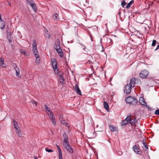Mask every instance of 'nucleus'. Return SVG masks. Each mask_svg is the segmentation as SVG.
Listing matches in <instances>:
<instances>
[{
    "mask_svg": "<svg viewBox=\"0 0 159 159\" xmlns=\"http://www.w3.org/2000/svg\"><path fill=\"white\" fill-rule=\"evenodd\" d=\"M83 46L84 47V48H83V49L85 51H86V52H87L86 50H85V49L86 48L85 47V45H83Z\"/></svg>",
    "mask_w": 159,
    "mask_h": 159,
    "instance_id": "5fc2aeb1",
    "label": "nucleus"
},
{
    "mask_svg": "<svg viewBox=\"0 0 159 159\" xmlns=\"http://www.w3.org/2000/svg\"><path fill=\"white\" fill-rule=\"evenodd\" d=\"M59 120L62 124L68 127H69L68 126V123L66 122V120H63V118L62 117H61V116H60L59 117Z\"/></svg>",
    "mask_w": 159,
    "mask_h": 159,
    "instance_id": "9b49d317",
    "label": "nucleus"
},
{
    "mask_svg": "<svg viewBox=\"0 0 159 159\" xmlns=\"http://www.w3.org/2000/svg\"><path fill=\"white\" fill-rule=\"evenodd\" d=\"M149 73L148 71L146 70H142L140 73L139 75L142 78H146L148 75Z\"/></svg>",
    "mask_w": 159,
    "mask_h": 159,
    "instance_id": "20e7f679",
    "label": "nucleus"
},
{
    "mask_svg": "<svg viewBox=\"0 0 159 159\" xmlns=\"http://www.w3.org/2000/svg\"><path fill=\"white\" fill-rule=\"evenodd\" d=\"M32 52L34 54L35 57H36L37 56L39 55V54H37L38 52L37 48H33Z\"/></svg>",
    "mask_w": 159,
    "mask_h": 159,
    "instance_id": "f3484780",
    "label": "nucleus"
},
{
    "mask_svg": "<svg viewBox=\"0 0 159 159\" xmlns=\"http://www.w3.org/2000/svg\"><path fill=\"white\" fill-rule=\"evenodd\" d=\"M103 105L105 109L107 111L109 109V106L108 103L106 101H104L103 103Z\"/></svg>",
    "mask_w": 159,
    "mask_h": 159,
    "instance_id": "4be33fe9",
    "label": "nucleus"
},
{
    "mask_svg": "<svg viewBox=\"0 0 159 159\" xmlns=\"http://www.w3.org/2000/svg\"><path fill=\"white\" fill-rule=\"evenodd\" d=\"M65 80L63 77V75H60L59 76V81L62 84H64V81Z\"/></svg>",
    "mask_w": 159,
    "mask_h": 159,
    "instance_id": "6ab92c4d",
    "label": "nucleus"
},
{
    "mask_svg": "<svg viewBox=\"0 0 159 159\" xmlns=\"http://www.w3.org/2000/svg\"><path fill=\"white\" fill-rule=\"evenodd\" d=\"M104 50V49H103L102 50L101 52H103Z\"/></svg>",
    "mask_w": 159,
    "mask_h": 159,
    "instance_id": "e2e57ef3",
    "label": "nucleus"
},
{
    "mask_svg": "<svg viewBox=\"0 0 159 159\" xmlns=\"http://www.w3.org/2000/svg\"><path fill=\"white\" fill-rule=\"evenodd\" d=\"M32 48H37L36 41L35 39H34L33 41Z\"/></svg>",
    "mask_w": 159,
    "mask_h": 159,
    "instance_id": "cd10ccee",
    "label": "nucleus"
},
{
    "mask_svg": "<svg viewBox=\"0 0 159 159\" xmlns=\"http://www.w3.org/2000/svg\"><path fill=\"white\" fill-rule=\"evenodd\" d=\"M16 132L17 134L20 137H21V132L19 128H16Z\"/></svg>",
    "mask_w": 159,
    "mask_h": 159,
    "instance_id": "aec40b11",
    "label": "nucleus"
},
{
    "mask_svg": "<svg viewBox=\"0 0 159 159\" xmlns=\"http://www.w3.org/2000/svg\"><path fill=\"white\" fill-rule=\"evenodd\" d=\"M7 35H8L9 36H11L12 35V33L11 32L8 31V30H7Z\"/></svg>",
    "mask_w": 159,
    "mask_h": 159,
    "instance_id": "a19ab883",
    "label": "nucleus"
},
{
    "mask_svg": "<svg viewBox=\"0 0 159 159\" xmlns=\"http://www.w3.org/2000/svg\"><path fill=\"white\" fill-rule=\"evenodd\" d=\"M48 116L51 119L52 121V122L53 125H55L56 124V121L55 120V116L54 115L52 114V112H50V114Z\"/></svg>",
    "mask_w": 159,
    "mask_h": 159,
    "instance_id": "6e6552de",
    "label": "nucleus"
},
{
    "mask_svg": "<svg viewBox=\"0 0 159 159\" xmlns=\"http://www.w3.org/2000/svg\"><path fill=\"white\" fill-rule=\"evenodd\" d=\"M59 56L62 57L63 56V54L61 48L58 49V51H56Z\"/></svg>",
    "mask_w": 159,
    "mask_h": 159,
    "instance_id": "a211bd4d",
    "label": "nucleus"
},
{
    "mask_svg": "<svg viewBox=\"0 0 159 159\" xmlns=\"http://www.w3.org/2000/svg\"><path fill=\"white\" fill-rule=\"evenodd\" d=\"M32 103L33 104H34L36 106H37V102L35 101H33Z\"/></svg>",
    "mask_w": 159,
    "mask_h": 159,
    "instance_id": "3c124183",
    "label": "nucleus"
},
{
    "mask_svg": "<svg viewBox=\"0 0 159 159\" xmlns=\"http://www.w3.org/2000/svg\"><path fill=\"white\" fill-rule=\"evenodd\" d=\"M56 145L58 150V153L61 152V150L59 146L57 144H56Z\"/></svg>",
    "mask_w": 159,
    "mask_h": 159,
    "instance_id": "4c0bfd02",
    "label": "nucleus"
},
{
    "mask_svg": "<svg viewBox=\"0 0 159 159\" xmlns=\"http://www.w3.org/2000/svg\"><path fill=\"white\" fill-rule=\"evenodd\" d=\"M26 1L28 3V4H30L31 3L33 2V0H26Z\"/></svg>",
    "mask_w": 159,
    "mask_h": 159,
    "instance_id": "ea45409f",
    "label": "nucleus"
},
{
    "mask_svg": "<svg viewBox=\"0 0 159 159\" xmlns=\"http://www.w3.org/2000/svg\"><path fill=\"white\" fill-rule=\"evenodd\" d=\"M144 146V147L145 148L147 149H148V146L146 144V143H145V144H143Z\"/></svg>",
    "mask_w": 159,
    "mask_h": 159,
    "instance_id": "de8ad7c7",
    "label": "nucleus"
},
{
    "mask_svg": "<svg viewBox=\"0 0 159 159\" xmlns=\"http://www.w3.org/2000/svg\"><path fill=\"white\" fill-rule=\"evenodd\" d=\"M9 43H10L12 41V39H8Z\"/></svg>",
    "mask_w": 159,
    "mask_h": 159,
    "instance_id": "6e6d98bb",
    "label": "nucleus"
},
{
    "mask_svg": "<svg viewBox=\"0 0 159 159\" xmlns=\"http://www.w3.org/2000/svg\"><path fill=\"white\" fill-rule=\"evenodd\" d=\"M132 86L129 85V84H127L125 86V89L124 90V92L126 94H129L131 92Z\"/></svg>",
    "mask_w": 159,
    "mask_h": 159,
    "instance_id": "39448f33",
    "label": "nucleus"
},
{
    "mask_svg": "<svg viewBox=\"0 0 159 159\" xmlns=\"http://www.w3.org/2000/svg\"><path fill=\"white\" fill-rule=\"evenodd\" d=\"M126 4V3L125 1H123L121 2V5L123 7H124Z\"/></svg>",
    "mask_w": 159,
    "mask_h": 159,
    "instance_id": "72a5a7b5",
    "label": "nucleus"
},
{
    "mask_svg": "<svg viewBox=\"0 0 159 159\" xmlns=\"http://www.w3.org/2000/svg\"><path fill=\"white\" fill-rule=\"evenodd\" d=\"M34 159H38L37 157L36 156H34Z\"/></svg>",
    "mask_w": 159,
    "mask_h": 159,
    "instance_id": "bf43d9fd",
    "label": "nucleus"
},
{
    "mask_svg": "<svg viewBox=\"0 0 159 159\" xmlns=\"http://www.w3.org/2000/svg\"><path fill=\"white\" fill-rule=\"evenodd\" d=\"M60 40L59 39H57L56 42L55 43V45L54 46V48L55 49L56 51H58V49L61 48L60 46Z\"/></svg>",
    "mask_w": 159,
    "mask_h": 159,
    "instance_id": "423d86ee",
    "label": "nucleus"
},
{
    "mask_svg": "<svg viewBox=\"0 0 159 159\" xmlns=\"http://www.w3.org/2000/svg\"><path fill=\"white\" fill-rule=\"evenodd\" d=\"M80 44L81 45H82V46H83V45H83V44L82 43H80Z\"/></svg>",
    "mask_w": 159,
    "mask_h": 159,
    "instance_id": "13d9d810",
    "label": "nucleus"
},
{
    "mask_svg": "<svg viewBox=\"0 0 159 159\" xmlns=\"http://www.w3.org/2000/svg\"><path fill=\"white\" fill-rule=\"evenodd\" d=\"M59 159H63L62 157V152L59 153Z\"/></svg>",
    "mask_w": 159,
    "mask_h": 159,
    "instance_id": "f704fd0d",
    "label": "nucleus"
},
{
    "mask_svg": "<svg viewBox=\"0 0 159 159\" xmlns=\"http://www.w3.org/2000/svg\"><path fill=\"white\" fill-rule=\"evenodd\" d=\"M155 114L156 115H159V109H157L155 111Z\"/></svg>",
    "mask_w": 159,
    "mask_h": 159,
    "instance_id": "58836bf2",
    "label": "nucleus"
},
{
    "mask_svg": "<svg viewBox=\"0 0 159 159\" xmlns=\"http://www.w3.org/2000/svg\"><path fill=\"white\" fill-rule=\"evenodd\" d=\"M129 116H128L124 120L122 121L121 124L122 125H125L129 122Z\"/></svg>",
    "mask_w": 159,
    "mask_h": 159,
    "instance_id": "f8f14e48",
    "label": "nucleus"
},
{
    "mask_svg": "<svg viewBox=\"0 0 159 159\" xmlns=\"http://www.w3.org/2000/svg\"><path fill=\"white\" fill-rule=\"evenodd\" d=\"M16 76H17L18 77H20V76L19 75V73H20V71H16Z\"/></svg>",
    "mask_w": 159,
    "mask_h": 159,
    "instance_id": "a18cd8bd",
    "label": "nucleus"
},
{
    "mask_svg": "<svg viewBox=\"0 0 159 159\" xmlns=\"http://www.w3.org/2000/svg\"><path fill=\"white\" fill-rule=\"evenodd\" d=\"M20 52L25 55H26V52L22 49L20 50Z\"/></svg>",
    "mask_w": 159,
    "mask_h": 159,
    "instance_id": "e433bc0d",
    "label": "nucleus"
},
{
    "mask_svg": "<svg viewBox=\"0 0 159 159\" xmlns=\"http://www.w3.org/2000/svg\"><path fill=\"white\" fill-rule=\"evenodd\" d=\"M133 149L134 151L137 154H140V153L139 152H140V149L138 147L135 145L133 147Z\"/></svg>",
    "mask_w": 159,
    "mask_h": 159,
    "instance_id": "ddd939ff",
    "label": "nucleus"
},
{
    "mask_svg": "<svg viewBox=\"0 0 159 159\" xmlns=\"http://www.w3.org/2000/svg\"><path fill=\"white\" fill-rule=\"evenodd\" d=\"M12 66L13 67L15 68H16V67H17L16 65V64H15V63H13V64H12Z\"/></svg>",
    "mask_w": 159,
    "mask_h": 159,
    "instance_id": "603ef678",
    "label": "nucleus"
},
{
    "mask_svg": "<svg viewBox=\"0 0 159 159\" xmlns=\"http://www.w3.org/2000/svg\"><path fill=\"white\" fill-rule=\"evenodd\" d=\"M7 37L8 39H12L11 36H9L8 35H7Z\"/></svg>",
    "mask_w": 159,
    "mask_h": 159,
    "instance_id": "09e8293b",
    "label": "nucleus"
},
{
    "mask_svg": "<svg viewBox=\"0 0 159 159\" xmlns=\"http://www.w3.org/2000/svg\"><path fill=\"white\" fill-rule=\"evenodd\" d=\"M102 48H103V47L102 46Z\"/></svg>",
    "mask_w": 159,
    "mask_h": 159,
    "instance_id": "69168bd1",
    "label": "nucleus"
},
{
    "mask_svg": "<svg viewBox=\"0 0 159 159\" xmlns=\"http://www.w3.org/2000/svg\"><path fill=\"white\" fill-rule=\"evenodd\" d=\"M63 144L65 147V149L68 152L70 153H72L73 152V150L71 146L70 145L69 142L67 143H65Z\"/></svg>",
    "mask_w": 159,
    "mask_h": 159,
    "instance_id": "f03ea898",
    "label": "nucleus"
},
{
    "mask_svg": "<svg viewBox=\"0 0 159 159\" xmlns=\"http://www.w3.org/2000/svg\"><path fill=\"white\" fill-rule=\"evenodd\" d=\"M158 45L157 46L156 48L154 50V51H156L158 49H159V43H158Z\"/></svg>",
    "mask_w": 159,
    "mask_h": 159,
    "instance_id": "8fccbe9b",
    "label": "nucleus"
},
{
    "mask_svg": "<svg viewBox=\"0 0 159 159\" xmlns=\"http://www.w3.org/2000/svg\"><path fill=\"white\" fill-rule=\"evenodd\" d=\"M35 57H36L35 62L37 64H39L40 62V58L39 56H37Z\"/></svg>",
    "mask_w": 159,
    "mask_h": 159,
    "instance_id": "393cba45",
    "label": "nucleus"
},
{
    "mask_svg": "<svg viewBox=\"0 0 159 159\" xmlns=\"http://www.w3.org/2000/svg\"><path fill=\"white\" fill-rule=\"evenodd\" d=\"M157 43H158V42H157L155 40H153L152 41V47H154Z\"/></svg>",
    "mask_w": 159,
    "mask_h": 159,
    "instance_id": "c85d7f7f",
    "label": "nucleus"
},
{
    "mask_svg": "<svg viewBox=\"0 0 159 159\" xmlns=\"http://www.w3.org/2000/svg\"><path fill=\"white\" fill-rule=\"evenodd\" d=\"M44 35L46 37L48 38H49L50 37V35L48 33V31L44 34Z\"/></svg>",
    "mask_w": 159,
    "mask_h": 159,
    "instance_id": "c756f323",
    "label": "nucleus"
},
{
    "mask_svg": "<svg viewBox=\"0 0 159 159\" xmlns=\"http://www.w3.org/2000/svg\"><path fill=\"white\" fill-rule=\"evenodd\" d=\"M45 150L46 152H53V151L52 149H48L47 148H46Z\"/></svg>",
    "mask_w": 159,
    "mask_h": 159,
    "instance_id": "7c9ffc66",
    "label": "nucleus"
},
{
    "mask_svg": "<svg viewBox=\"0 0 159 159\" xmlns=\"http://www.w3.org/2000/svg\"><path fill=\"white\" fill-rule=\"evenodd\" d=\"M102 39H101V40H100V41H102Z\"/></svg>",
    "mask_w": 159,
    "mask_h": 159,
    "instance_id": "0e129e2a",
    "label": "nucleus"
},
{
    "mask_svg": "<svg viewBox=\"0 0 159 159\" xmlns=\"http://www.w3.org/2000/svg\"><path fill=\"white\" fill-rule=\"evenodd\" d=\"M15 70L16 71H20L19 69L17 66L16 68H15Z\"/></svg>",
    "mask_w": 159,
    "mask_h": 159,
    "instance_id": "c03bdc74",
    "label": "nucleus"
},
{
    "mask_svg": "<svg viewBox=\"0 0 159 159\" xmlns=\"http://www.w3.org/2000/svg\"><path fill=\"white\" fill-rule=\"evenodd\" d=\"M75 92L77 93L78 94L80 95H82L81 91L77 84H75Z\"/></svg>",
    "mask_w": 159,
    "mask_h": 159,
    "instance_id": "9d476101",
    "label": "nucleus"
},
{
    "mask_svg": "<svg viewBox=\"0 0 159 159\" xmlns=\"http://www.w3.org/2000/svg\"><path fill=\"white\" fill-rule=\"evenodd\" d=\"M29 5H30V6L32 7L34 11L35 12H37V10L36 4L35 3H31Z\"/></svg>",
    "mask_w": 159,
    "mask_h": 159,
    "instance_id": "dca6fc26",
    "label": "nucleus"
},
{
    "mask_svg": "<svg viewBox=\"0 0 159 159\" xmlns=\"http://www.w3.org/2000/svg\"><path fill=\"white\" fill-rule=\"evenodd\" d=\"M13 123L14 128L15 129H16V128H19V127L18 125L17 122L15 120V119H13Z\"/></svg>",
    "mask_w": 159,
    "mask_h": 159,
    "instance_id": "412c9836",
    "label": "nucleus"
},
{
    "mask_svg": "<svg viewBox=\"0 0 159 159\" xmlns=\"http://www.w3.org/2000/svg\"><path fill=\"white\" fill-rule=\"evenodd\" d=\"M54 71V72L55 73L58 74V73L59 72V70L57 68V69H53Z\"/></svg>",
    "mask_w": 159,
    "mask_h": 159,
    "instance_id": "37998d69",
    "label": "nucleus"
},
{
    "mask_svg": "<svg viewBox=\"0 0 159 159\" xmlns=\"http://www.w3.org/2000/svg\"><path fill=\"white\" fill-rule=\"evenodd\" d=\"M1 61H0V66H2V65L4 64V59L2 58H1Z\"/></svg>",
    "mask_w": 159,
    "mask_h": 159,
    "instance_id": "2f4dec72",
    "label": "nucleus"
},
{
    "mask_svg": "<svg viewBox=\"0 0 159 159\" xmlns=\"http://www.w3.org/2000/svg\"><path fill=\"white\" fill-rule=\"evenodd\" d=\"M108 42H109L110 44L109 45H111V44H112L113 43V41L111 39L109 38L108 39Z\"/></svg>",
    "mask_w": 159,
    "mask_h": 159,
    "instance_id": "473e14b6",
    "label": "nucleus"
},
{
    "mask_svg": "<svg viewBox=\"0 0 159 159\" xmlns=\"http://www.w3.org/2000/svg\"><path fill=\"white\" fill-rule=\"evenodd\" d=\"M51 63L53 69H57L58 68L57 61L55 58L51 59Z\"/></svg>",
    "mask_w": 159,
    "mask_h": 159,
    "instance_id": "7ed1b4c3",
    "label": "nucleus"
},
{
    "mask_svg": "<svg viewBox=\"0 0 159 159\" xmlns=\"http://www.w3.org/2000/svg\"><path fill=\"white\" fill-rule=\"evenodd\" d=\"M2 20L1 17V15L0 14V20Z\"/></svg>",
    "mask_w": 159,
    "mask_h": 159,
    "instance_id": "4d7b16f0",
    "label": "nucleus"
},
{
    "mask_svg": "<svg viewBox=\"0 0 159 159\" xmlns=\"http://www.w3.org/2000/svg\"><path fill=\"white\" fill-rule=\"evenodd\" d=\"M128 116L129 119V123L132 125H135V123L137 122V120L135 119V118L133 119L129 117V116H131V115H129Z\"/></svg>",
    "mask_w": 159,
    "mask_h": 159,
    "instance_id": "1a4fd4ad",
    "label": "nucleus"
},
{
    "mask_svg": "<svg viewBox=\"0 0 159 159\" xmlns=\"http://www.w3.org/2000/svg\"><path fill=\"white\" fill-rule=\"evenodd\" d=\"M8 4L9 5V6H11V3H9V2H8Z\"/></svg>",
    "mask_w": 159,
    "mask_h": 159,
    "instance_id": "680f3d73",
    "label": "nucleus"
},
{
    "mask_svg": "<svg viewBox=\"0 0 159 159\" xmlns=\"http://www.w3.org/2000/svg\"><path fill=\"white\" fill-rule=\"evenodd\" d=\"M63 136L64 138V140H63L64 143H68V139L67 134H66L65 133H64L63 134Z\"/></svg>",
    "mask_w": 159,
    "mask_h": 159,
    "instance_id": "4468645a",
    "label": "nucleus"
},
{
    "mask_svg": "<svg viewBox=\"0 0 159 159\" xmlns=\"http://www.w3.org/2000/svg\"><path fill=\"white\" fill-rule=\"evenodd\" d=\"M134 1L133 0H131L130 1L127 5L126 7V8L127 9L129 8L131 5L134 3Z\"/></svg>",
    "mask_w": 159,
    "mask_h": 159,
    "instance_id": "bb28decb",
    "label": "nucleus"
},
{
    "mask_svg": "<svg viewBox=\"0 0 159 159\" xmlns=\"http://www.w3.org/2000/svg\"><path fill=\"white\" fill-rule=\"evenodd\" d=\"M126 102L129 104L135 105L138 102L137 99L134 97L129 96L125 99Z\"/></svg>",
    "mask_w": 159,
    "mask_h": 159,
    "instance_id": "f257e3e1",
    "label": "nucleus"
},
{
    "mask_svg": "<svg viewBox=\"0 0 159 159\" xmlns=\"http://www.w3.org/2000/svg\"><path fill=\"white\" fill-rule=\"evenodd\" d=\"M143 100H139V103L142 105H144L145 106H147V103L144 101H143V98H142Z\"/></svg>",
    "mask_w": 159,
    "mask_h": 159,
    "instance_id": "a878e982",
    "label": "nucleus"
},
{
    "mask_svg": "<svg viewBox=\"0 0 159 159\" xmlns=\"http://www.w3.org/2000/svg\"><path fill=\"white\" fill-rule=\"evenodd\" d=\"M88 34L90 36V38H91V41H93V38H92V35L90 32H89V31L88 32Z\"/></svg>",
    "mask_w": 159,
    "mask_h": 159,
    "instance_id": "79ce46f5",
    "label": "nucleus"
},
{
    "mask_svg": "<svg viewBox=\"0 0 159 159\" xmlns=\"http://www.w3.org/2000/svg\"><path fill=\"white\" fill-rule=\"evenodd\" d=\"M109 127L111 131L112 132L116 131H117V129L113 125H109Z\"/></svg>",
    "mask_w": 159,
    "mask_h": 159,
    "instance_id": "5701e85b",
    "label": "nucleus"
},
{
    "mask_svg": "<svg viewBox=\"0 0 159 159\" xmlns=\"http://www.w3.org/2000/svg\"><path fill=\"white\" fill-rule=\"evenodd\" d=\"M137 80H138V79L134 78L131 79L129 82V85L132 86V87H134L135 86L136 82Z\"/></svg>",
    "mask_w": 159,
    "mask_h": 159,
    "instance_id": "0eeeda50",
    "label": "nucleus"
},
{
    "mask_svg": "<svg viewBox=\"0 0 159 159\" xmlns=\"http://www.w3.org/2000/svg\"><path fill=\"white\" fill-rule=\"evenodd\" d=\"M44 108H45V109L47 111H48L49 112H50V110H49L48 109H49V108L48 107V106H47V105H45Z\"/></svg>",
    "mask_w": 159,
    "mask_h": 159,
    "instance_id": "c9c22d12",
    "label": "nucleus"
},
{
    "mask_svg": "<svg viewBox=\"0 0 159 159\" xmlns=\"http://www.w3.org/2000/svg\"><path fill=\"white\" fill-rule=\"evenodd\" d=\"M5 26V22L2 20H0V28L2 29H3Z\"/></svg>",
    "mask_w": 159,
    "mask_h": 159,
    "instance_id": "2eb2a0df",
    "label": "nucleus"
},
{
    "mask_svg": "<svg viewBox=\"0 0 159 159\" xmlns=\"http://www.w3.org/2000/svg\"><path fill=\"white\" fill-rule=\"evenodd\" d=\"M94 29H95V30H96V29H97V28L95 26H94Z\"/></svg>",
    "mask_w": 159,
    "mask_h": 159,
    "instance_id": "052dcab7",
    "label": "nucleus"
},
{
    "mask_svg": "<svg viewBox=\"0 0 159 159\" xmlns=\"http://www.w3.org/2000/svg\"><path fill=\"white\" fill-rule=\"evenodd\" d=\"M53 19L56 21H58L59 20L58 15L57 13L55 14L53 16Z\"/></svg>",
    "mask_w": 159,
    "mask_h": 159,
    "instance_id": "b1692460",
    "label": "nucleus"
},
{
    "mask_svg": "<svg viewBox=\"0 0 159 159\" xmlns=\"http://www.w3.org/2000/svg\"><path fill=\"white\" fill-rule=\"evenodd\" d=\"M146 107H147L148 108V109L149 110V111H152V108L149 107L148 106H146Z\"/></svg>",
    "mask_w": 159,
    "mask_h": 159,
    "instance_id": "49530a36",
    "label": "nucleus"
},
{
    "mask_svg": "<svg viewBox=\"0 0 159 159\" xmlns=\"http://www.w3.org/2000/svg\"><path fill=\"white\" fill-rule=\"evenodd\" d=\"M140 142H142V143L143 144H145V143H146L143 140L142 141H140Z\"/></svg>",
    "mask_w": 159,
    "mask_h": 159,
    "instance_id": "864d4df0",
    "label": "nucleus"
}]
</instances>
